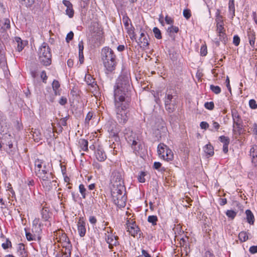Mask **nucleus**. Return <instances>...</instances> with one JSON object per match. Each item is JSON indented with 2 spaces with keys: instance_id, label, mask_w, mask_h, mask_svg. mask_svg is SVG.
I'll return each instance as SVG.
<instances>
[{
  "instance_id": "f257e3e1",
  "label": "nucleus",
  "mask_w": 257,
  "mask_h": 257,
  "mask_svg": "<svg viewBox=\"0 0 257 257\" xmlns=\"http://www.w3.org/2000/svg\"><path fill=\"white\" fill-rule=\"evenodd\" d=\"M113 194H116L115 199L113 198V202L119 207H124L126 205V196L125 195V188L123 181L120 175L116 176L115 183L113 184ZM114 196H113V198Z\"/></svg>"
},
{
  "instance_id": "f03ea898",
  "label": "nucleus",
  "mask_w": 257,
  "mask_h": 257,
  "mask_svg": "<svg viewBox=\"0 0 257 257\" xmlns=\"http://www.w3.org/2000/svg\"><path fill=\"white\" fill-rule=\"evenodd\" d=\"M116 86L114 90V99H115V107L123 106L124 107H128V101L125 100V89L128 85V84L125 83L119 82L118 80L116 83Z\"/></svg>"
},
{
  "instance_id": "7ed1b4c3",
  "label": "nucleus",
  "mask_w": 257,
  "mask_h": 257,
  "mask_svg": "<svg viewBox=\"0 0 257 257\" xmlns=\"http://www.w3.org/2000/svg\"><path fill=\"white\" fill-rule=\"evenodd\" d=\"M125 214L127 216L125 224L127 231L134 237H140L142 233L138 226L137 225L134 219L132 218L133 217V215L128 211H126Z\"/></svg>"
},
{
  "instance_id": "20e7f679",
  "label": "nucleus",
  "mask_w": 257,
  "mask_h": 257,
  "mask_svg": "<svg viewBox=\"0 0 257 257\" xmlns=\"http://www.w3.org/2000/svg\"><path fill=\"white\" fill-rule=\"evenodd\" d=\"M51 50L48 44L43 43L38 50L40 62L45 66H49L51 64L52 55Z\"/></svg>"
},
{
  "instance_id": "39448f33",
  "label": "nucleus",
  "mask_w": 257,
  "mask_h": 257,
  "mask_svg": "<svg viewBox=\"0 0 257 257\" xmlns=\"http://www.w3.org/2000/svg\"><path fill=\"white\" fill-rule=\"evenodd\" d=\"M101 54L105 72L107 74H110L112 72V51L105 47L102 50Z\"/></svg>"
},
{
  "instance_id": "423d86ee",
  "label": "nucleus",
  "mask_w": 257,
  "mask_h": 257,
  "mask_svg": "<svg viewBox=\"0 0 257 257\" xmlns=\"http://www.w3.org/2000/svg\"><path fill=\"white\" fill-rule=\"evenodd\" d=\"M157 152L160 158L166 161H172L174 154L172 151L164 143H160L157 148Z\"/></svg>"
},
{
  "instance_id": "0eeeda50",
  "label": "nucleus",
  "mask_w": 257,
  "mask_h": 257,
  "mask_svg": "<svg viewBox=\"0 0 257 257\" xmlns=\"http://www.w3.org/2000/svg\"><path fill=\"white\" fill-rule=\"evenodd\" d=\"M127 108L123 106L116 107V118L118 123L123 124L127 121Z\"/></svg>"
},
{
  "instance_id": "6e6552de",
  "label": "nucleus",
  "mask_w": 257,
  "mask_h": 257,
  "mask_svg": "<svg viewBox=\"0 0 257 257\" xmlns=\"http://www.w3.org/2000/svg\"><path fill=\"white\" fill-rule=\"evenodd\" d=\"M112 229L111 227H105L104 229V238L105 239L107 242V243L108 244V247L110 249L112 248V244L111 243V242L112 241Z\"/></svg>"
},
{
  "instance_id": "1a4fd4ad",
  "label": "nucleus",
  "mask_w": 257,
  "mask_h": 257,
  "mask_svg": "<svg viewBox=\"0 0 257 257\" xmlns=\"http://www.w3.org/2000/svg\"><path fill=\"white\" fill-rule=\"evenodd\" d=\"M138 43L140 45V47L144 49H147L149 48V41L147 37L145 36L144 32H141Z\"/></svg>"
},
{
  "instance_id": "9d476101",
  "label": "nucleus",
  "mask_w": 257,
  "mask_h": 257,
  "mask_svg": "<svg viewBox=\"0 0 257 257\" xmlns=\"http://www.w3.org/2000/svg\"><path fill=\"white\" fill-rule=\"evenodd\" d=\"M85 81L86 83L93 89V91H96L98 88V85L95 79L92 77L90 74H86L85 77Z\"/></svg>"
},
{
  "instance_id": "9b49d317",
  "label": "nucleus",
  "mask_w": 257,
  "mask_h": 257,
  "mask_svg": "<svg viewBox=\"0 0 257 257\" xmlns=\"http://www.w3.org/2000/svg\"><path fill=\"white\" fill-rule=\"evenodd\" d=\"M219 141L223 144V152L226 154L228 152V146L230 143L229 137L225 136H221L219 137Z\"/></svg>"
},
{
  "instance_id": "f8f14e48",
  "label": "nucleus",
  "mask_w": 257,
  "mask_h": 257,
  "mask_svg": "<svg viewBox=\"0 0 257 257\" xmlns=\"http://www.w3.org/2000/svg\"><path fill=\"white\" fill-rule=\"evenodd\" d=\"M247 36L251 48H254L255 41L256 39L255 32L250 29H249L247 31Z\"/></svg>"
},
{
  "instance_id": "ddd939ff",
  "label": "nucleus",
  "mask_w": 257,
  "mask_h": 257,
  "mask_svg": "<svg viewBox=\"0 0 257 257\" xmlns=\"http://www.w3.org/2000/svg\"><path fill=\"white\" fill-rule=\"evenodd\" d=\"M41 215L42 219L45 221H49V218L51 217L52 213L50 212L48 207L44 205L42 206L41 209Z\"/></svg>"
},
{
  "instance_id": "4468645a",
  "label": "nucleus",
  "mask_w": 257,
  "mask_h": 257,
  "mask_svg": "<svg viewBox=\"0 0 257 257\" xmlns=\"http://www.w3.org/2000/svg\"><path fill=\"white\" fill-rule=\"evenodd\" d=\"M44 165H46L45 162L40 159H37L35 162V173L37 176H41L42 172L40 171V169L43 167Z\"/></svg>"
},
{
  "instance_id": "2eb2a0df",
  "label": "nucleus",
  "mask_w": 257,
  "mask_h": 257,
  "mask_svg": "<svg viewBox=\"0 0 257 257\" xmlns=\"http://www.w3.org/2000/svg\"><path fill=\"white\" fill-rule=\"evenodd\" d=\"M41 179L42 180V185L44 188H46L47 190H50L52 189L53 184H54V186L56 185V181L54 180L51 181L49 180L48 177H46L45 178H42Z\"/></svg>"
},
{
  "instance_id": "dca6fc26",
  "label": "nucleus",
  "mask_w": 257,
  "mask_h": 257,
  "mask_svg": "<svg viewBox=\"0 0 257 257\" xmlns=\"http://www.w3.org/2000/svg\"><path fill=\"white\" fill-rule=\"evenodd\" d=\"M77 227L79 235L81 237H83L86 233L85 223L81 218L79 219L78 222Z\"/></svg>"
},
{
  "instance_id": "f3484780",
  "label": "nucleus",
  "mask_w": 257,
  "mask_h": 257,
  "mask_svg": "<svg viewBox=\"0 0 257 257\" xmlns=\"http://www.w3.org/2000/svg\"><path fill=\"white\" fill-rule=\"evenodd\" d=\"M7 63L5 47L0 44V66H5Z\"/></svg>"
},
{
  "instance_id": "a211bd4d",
  "label": "nucleus",
  "mask_w": 257,
  "mask_h": 257,
  "mask_svg": "<svg viewBox=\"0 0 257 257\" xmlns=\"http://www.w3.org/2000/svg\"><path fill=\"white\" fill-rule=\"evenodd\" d=\"M249 155L252 158V163L256 164L257 163V146H252L249 151Z\"/></svg>"
},
{
  "instance_id": "6ab92c4d",
  "label": "nucleus",
  "mask_w": 257,
  "mask_h": 257,
  "mask_svg": "<svg viewBox=\"0 0 257 257\" xmlns=\"http://www.w3.org/2000/svg\"><path fill=\"white\" fill-rule=\"evenodd\" d=\"M245 214L247 222L251 225L253 224L254 222V217L251 210L249 209L246 210L245 211Z\"/></svg>"
},
{
  "instance_id": "aec40b11",
  "label": "nucleus",
  "mask_w": 257,
  "mask_h": 257,
  "mask_svg": "<svg viewBox=\"0 0 257 257\" xmlns=\"http://www.w3.org/2000/svg\"><path fill=\"white\" fill-rule=\"evenodd\" d=\"M125 29L126 30V32L130 36V39L132 40L136 39V35L135 32V28L133 25L130 26L128 27H125Z\"/></svg>"
},
{
  "instance_id": "412c9836",
  "label": "nucleus",
  "mask_w": 257,
  "mask_h": 257,
  "mask_svg": "<svg viewBox=\"0 0 257 257\" xmlns=\"http://www.w3.org/2000/svg\"><path fill=\"white\" fill-rule=\"evenodd\" d=\"M78 144L80 148L85 152H87L88 149V141L86 140L81 139L79 140Z\"/></svg>"
},
{
  "instance_id": "4be33fe9",
  "label": "nucleus",
  "mask_w": 257,
  "mask_h": 257,
  "mask_svg": "<svg viewBox=\"0 0 257 257\" xmlns=\"http://www.w3.org/2000/svg\"><path fill=\"white\" fill-rule=\"evenodd\" d=\"M95 156L98 161H103L106 159V155L104 152L100 149H98L95 153Z\"/></svg>"
},
{
  "instance_id": "5701e85b",
  "label": "nucleus",
  "mask_w": 257,
  "mask_h": 257,
  "mask_svg": "<svg viewBox=\"0 0 257 257\" xmlns=\"http://www.w3.org/2000/svg\"><path fill=\"white\" fill-rule=\"evenodd\" d=\"M204 152L209 156H212L214 155V148L210 144H207L204 148Z\"/></svg>"
},
{
  "instance_id": "b1692460",
  "label": "nucleus",
  "mask_w": 257,
  "mask_h": 257,
  "mask_svg": "<svg viewBox=\"0 0 257 257\" xmlns=\"http://www.w3.org/2000/svg\"><path fill=\"white\" fill-rule=\"evenodd\" d=\"M242 121L233 122V131L240 133L242 130Z\"/></svg>"
},
{
  "instance_id": "393cba45",
  "label": "nucleus",
  "mask_w": 257,
  "mask_h": 257,
  "mask_svg": "<svg viewBox=\"0 0 257 257\" xmlns=\"http://www.w3.org/2000/svg\"><path fill=\"white\" fill-rule=\"evenodd\" d=\"M238 237L241 242H244L248 239V233L244 231H241L239 233Z\"/></svg>"
},
{
  "instance_id": "a878e982",
  "label": "nucleus",
  "mask_w": 257,
  "mask_h": 257,
  "mask_svg": "<svg viewBox=\"0 0 257 257\" xmlns=\"http://www.w3.org/2000/svg\"><path fill=\"white\" fill-rule=\"evenodd\" d=\"M231 115L233 120V122L242 121L240 116L239 115L238 112L236 109L232 110L231 111Z\"/></svg>"
},
{
  "instance_id": "bb28decb",
  "label": "nucleus",
  "mask_w": 257,
  "mask_h": 257,
  "mask_svg": "<svg viewBox=\"0 0 257 257\" xmlns=\"http://www.w3.org/2000/svg\"><path fill=\"white\" fill-rule=\"evenodd\" d=\"M96 115L94 114V112L92 111H89L85 118V125H89V121L91 119H94L95 118Z\"/></svg>"
},
{
  "instance_id": "cd10ccee",
  "label": "nucleus",
  "mask_w": 257,
  "mask_h": 257,
  "mask_svg": "<svg viewBox=\"0 0 257 257\" xmlns=\"http://www.w3.org/2000/svg\"><path fill=\"white\" fill-rule=\"evenodd\" d=\"M216 18H215V22L216 25L222 24H224V22L223 21L222 16L220 14V11L217 10L216 13Z\"/></svg>"
},
{
  "instance_id": "c85d7f7f",
  "label": "nucleus",
  "mask_w": 257,
  "mask_h": 257,
  "mask_svg": "<svg viewBox=\"0 0 257 257\" xmlns=\"http://www.w3.org/2000/svg\"><path fill=\"white\" fill-rule=\"evenodd\" d=\"M217 36L219 37V40L222 42L224 44H226L228 39L225 32H221V33H217Z\"/></svg>"
},
{
  "instance_id": "c756f323",
  "label": "nucleus",
  "mask_w": 257,
  "mask_h": 257,
  "mask_svg": "<svg viewBox=\"0 0 257 257\" xmlns=\"http://www.w3.org/2000/svg\"><path fill=\"white\" fill-rule=\"evenodd\" d=\"M228 10L231 13L232 16H235V6H234V0H229L228 3Z\"/></svg>"
},
{
  "instance_id": "7c9ffc66",
  "label": "nucleus",
  "mask_w": 257,
  "mask_h": 257,
  "mask_svg": "<svg viewBox=\"0 0 257 257\" xmlns=\"http://www.w3.org/2000/svg\"><path fill=\"white\" fill-rule=\"evenodd\" d=\"M188 237L181 238L180 240V245L181 247H184V250L187 251V247L188 246Z\"/></svg>"
},
{
  "instance_id": "2f4dec72",
  "label": "nucleus",
  "mask_w": 257,
  "mask_h": 257,
  "mask_svg": "<svg viewBox=\"0 0 257 257\" xmlns=\"http://www.w3.org/2000/svg\"><path fill=\"white\" fill-rule=\"evenodd\" d=\"M15 40L17 43V50L19 52H20L23 49L24 45L20 38L16 37Z\"/></svg>"
},
{
  "instance_id": "473e14b6",
  "label": "nucleus",
  "mask_w": 257,
  "mask_h": 257,
  "mask_svg": "<svg viewBox=\"0 0 257 257\" xmlns=\"http://www.w3.org/2000/svg\"><path fill=\"white\" fill-rule=\"evenodd\" d=\"M60 87L59 82L56 80H54L52 83V88L53 90L54 91V94L55 95H60L57 91V89Z\"/></svg>"
},
{
  "instance_id": "72a5a7b5",
  "label": "nucleus",
  "mask_w": 257,
  "mask_h": 257,
  "mask_svg": "<svg viewBox=\"0 0 257 257\" xmlns=\"http://www.w3.org/2000/svg\"><path fill=\"white\" fill-rule=\"evenodd\" d=\"M11 28L10 21L9 19H5L3 22L2 29L4 31H7L10 29Z\"/></svg>"
},
{
  "instance_id": "f704fd0d",
  "label": "nucleus",
  "mask_w": 257,
  "mask_h": 257,
  "mask_svg": "<svg viewBox=\"0 0 257 257\" xmlns=\"http://www.w3.org/2000/svg\"><path fill=\"white\" fill-rule=\"evenodd\" d=\"M40 171L42 172L41 176H38L39 178L42 179L45 178L46 177H48L47 174L49 172L48 170L47 169V167L46 165H44L43 167L41 169H40Z\"/></svg>"
},
{
  "instance_id": "c9c22d12",
  "label": "nucleus",
  "mask_w": 257,
  "mask_h": 257,
  "mask_svg": "<svg viewBox=\"0 0 257 257\" xmlns=\"http://www.w3.org/2000/svg\"><path fill=\"white\" fill-rule=\"evenodd\" d=\"M179 31V28L173 25L171 26L167 29V32L171 35L172 33H177Z\"/></svg>"
},
{
  "instance_id": "e433bc0d",
  "label": "nucleus",
  "mask_w": 257,
  "mask_h": 257,
  "mask_svg": "<svg viewBox=\"0 0 257 257\" xmlns=\"http://www.w3.org/2000/svg\"><path fill=\"white\" fill-rule=\"evenodd\" d=\"M148 221L153 225H156L158 221V217L156 215H150L148 217Z\"/></svg>"
},
{
  "instance_id": "4c0bfd02",
  "label": "nucleus",
  "mask_w": 257,
  "mask_h": 257,
  "mask_svg": "<svg viewBox=\"0 0 257 257\" xmlns=\"http://www.w3.org/2000/svg\"><path fill=\"white\" fill-rule=\"evenodd\" d=\"M225 214L228 218L233 219L236 216L237 212L232 210H227Z\"/></svg>"
},
{
  "instance_id": "58836bf2",
  "label": "nucleus",
  "mask_w": 257,
  "mask_h": 257,
  "mask_svg": "<svg viewBox=\"0 0 257 257\" xmlns=\"http://www.w3.org/2000/svg\"><path fill=\"white\" fill-rule=\"evenodd\" d=\"M154 36L157 39H162V34L161 31L157 27H154L153 30Z\"/></svg>"
},
{
  "instance_id": "ea45409f",
  "label": "nucleus",
  "mask_w": 257,
  "mask_h": 257,
  "mask_svg": "<svg viewBox=\"0 0 257 257\" xmlns=\"http://www.w3.org/2000/svg\"><path fill=\"white\" fill-rule=\"evenodd\" d=\"M132 148L134 150V152H138L140 150V146L138 145V142L136 139H133L132 143L130 144Z\"/></svg>"
},
{
  "instance_id": "a19ab883",
  "label": "nucleus",
  "mask_w": 257,
  "mask_h": 257,
  "mask_svg": "<svg viewBox=\"0 0 257 257\" xmlns=\"http://www.w3.org/2000/svg\"><path fill=\"white\" fill-rule=\"evenodd\" d=\"M60 239V241L62 242V243H66V245L68 244V243H71L69 238L67 237L66 234L65 233H63Z\"/></svg>"
},
{
  "instance_id": "79ce46f5",
  "label": "nucleus",
  "mask_w": 257,
  "mask_h": 257,
  "mask_svg": "<svg viewBox=\"0 0 257 257\" xmlns=\"http://www.w3.org/2000/svg\"><path fill=\"white\" fill-rule=\"evenodd\" d=\"M122 21L124 24V28L128 27L132 25L131 20L127 16H124L122 18Z\"/></svg>"
},
{
  "instance_id": "37998d69",
  "label": "nucleus",
  "mask_w": 257,
  "mask_h": 257,
  "mask_svg": "<svg viewBox=\"0 0 257 257\" xmlns=\"http://www.w3.org/2000/svg\"><path fill=\"white\" fill-rule=\"evenodd\" d=\"M147 175V173L145 172L142 171L138 177V179L139 182L144 183L146 181L145 176Z\"/></svg>"
},
{
  "instance_id": "c03bdc74",
  "label": "nucleus",
  "mask_w": 257,
  "mask_h": 257,
  "mask_svg": "<svg viewBox=\"0 0 257 257\" xmlns=\"http://www.w3.org/2000/svg\"><path fill=\"white\" fill-rule=\"evenodd\" d=\"M210 88L211 90L216 94H219L221 92V88L218 86L211 85Z\"/></svg>"
},
{
  "instance_id": "a18cd8bd",
  "label": "nucleus",
  "mask_w": 257,
  "mask_h": 257,
  "mask_svg": "<svg viewBox=\"0 0 257 257\" xmlns=\"http://www.w3.org/2000/svg\"><path fill=\"white\" fill-rule=\"evenodd\" d=\"M23 5H25L27 8L31 7L34 4L35 0H21Z\"/></svg>"
},
{
  "instance_id": "49530a36",
  "label": "nucleus",
  "mask_w": 257,
  "mask_h": 257,
  "mask_svg": "<svg viewBox=\"0 0 257 257\" xmlns=\"http://www.w3.org/2000/svg\"><path fill=\"white\" fill-rule=\"evenodd\" d=\"M74 11L73 9V5L72 7L67 8L66 10V14L70 18H72L74 16Z\"/></svg>"
},
{
  "instance_id": "de8ad7c7",
  "label": "nucleus",
  "mask_w": 257,
  "mask_h": 257,
  "mask_svg": "<svg viewBox=\"0 0 257 257\" xmlns=\"http://www.w3.org/2000/svg\"><path fill=\"white\" fill-rule=\"evenodd\" d=\"M71 244L68 243V244L65 246V248H63V249H62V253L65 254L69 253V254H71Z\"/></svg>"
},
{
  "instance_id": "09e8293b",
  "label": "nucleus",
  "mask_w": 257,
  "mask_h": 257,
  "mask_svg": "<svg viewBox=\"0 0 257 257\" xmlns=\"http://www.w3.org/2000/svg\"><path fill=\"white\" fill-rule=\"evenodd\" d=\"M224 26V24L216 25V33H221V32H225V29Z\"/></svg>"
},
{
  "instance_id": "8fccbe9b",
  "label": "nucleus",
  "mask_w": 257,
  "mask_h": 257,
  "mask_svg": "<svg viewBox=\"0 0 257 257\" xmlns=\"http://www.w3.org/2000/svg\"><path fill=\"white\" fill-rule=\"evenodd\" d=\"M204 107L206 109L212 110L214 108V104L213 101L206 102L204 104Z\"/></svg>"
},
{
  "instance_id": "3c124183",
  "label": "nucleus",
  "mask_w": 257,
  "mask_h": 257,
  "mask_svg": "<svg viewBox=\"0 0 257 257\" xmlns=\"http://www.w3.org/2000/svg\"><path fill=\"white\" fill-rule=\"evenodd\" d=\"M173 96L172 94H168L165 98V105H169L171 103Z\"/></svg>"
},
{
  "instance_id": "603ef678",
  "label": "nucleus",
  "mask_w": 257,
  "mask_h": 257,
  "mask_svg": "<svg viewBox=\"0 0 257 257\" xmlns=\"http://www.w3.org/2000/svg\"><path fill=\"white\" fill-rule=\"evenodd\" d=\"M207 54V48L206 44L202 45L200 48V55L205 56Z\"/></svg>"
},
{
  "instance_id": "864d4df0",
  "label": "nucleus",
  "mask_w": 257,
  "mask_h": 257,
  "mask_svg": "<svg viewBox=\"0 0 257 257\" xmlns=\"http://www.w3.org/2000/svg\"><path fill=\"white\" fill-rule=\"evenodd\" d=\"M79 191L80 193L81 194V195L83 197V198H85L86 197V190L83 184H80L79 186Z\"/></svg>"
},
{
  "instance_id": "5fc2aeb1",
  "label": "nucleus",
  "mask_w": 257,
  "mask_h": 257,
  "mask_svg": "<svg viewBox=\"0 0 257 257\" xmlns=\"http://www.w3.org/2000/svg\"><path fill=\"white\" fill-rule=\"evenodd\" d=\"M2 246L4 249H6L9 247H12V243L9 239L7 238L6 242L3 243Z\"/></svg>"
},
{
  "instance_id": "6e6d98bb",
  "label": "nucleus",
  "mask_w": 257,
  "mask_h": 257,
  "mask_svg": "<svg viewBox=\"0 0 257 257\" xmlns=\"http://www.w3.org/2000/svg\"><path fill=\"white\" fill-rule=\"evenodd\" d=\"M183 16L187 19L188 20L191 16V11L189 9H185L183 12Z\"/></svg>"
},
{
  "instance_id": "4d7b16f0",
  "label": "nucleus",
  "mask_w": 257,
  "mask_h": 257,
  "mask_svg": "<svg viewBox=\"0 0 257 257\" xmlns=\"http://www.w3.org/2000/svg\"><path fill=\"white\" fill-rule=\"evenodd\" d=\"M249 106L251 109H256L257 108V103L254 99H250L249 101Z\"/></svg>"
},
{
  "instance_id": "13d9d810",
  "label": "nucleus",
  "mask_w": 257,
  "mask_h": 257,
  "mask_svg": "<svg viewBox=\"0 0 257 257\" xmlns=\"http://www.w3.org/2000/svg\"><path fill=\"white\" fill-rule=\"evenodd\" d=\"M240 39L238 35H234L233 38V44L235 46H238L240 44Z\"/></svg>"
},
{
  "instance_id": "bf43d9fd",
  "label": "nucleus",
  "mask_w": 257,
  "mask_h": 257,
  "mask_svg": "<svg viewBox=\"0 0 257 257\" xmlns=\"http://www.w3.org/2000/svg\"><path fill=\"white\" fill-rule=\"evenodd\" d=\"M105 128L107 129V132L109 134V137L111 136V134L112 133V127L111 126V122H108L105 125Z\"/></svg>"
},
{
  "instance_id": "052dcab7",
  "label": "nucleus",
  "mask_w": 257,
  "mask_h": 257,
  "mask_svg": "<svg viewBox=\"0 0 257 257\" xmlns=\"http://www.w3.org/2000/svg\"><path fill=\"white\" fill-rule=\"evenodd\" d=\"M97 35H93V37L96 39L97 40H98L99 42L100 43L103 39L102 33L101 31H99L97 33Z\"/></svg>"
},
{
  "instance_id": "680f3d73",
  "label": "nucleus",
  "mask_w": 257,
  "mask_h": 257,
  "mask_svg": "<svg viewBox=\"0 0 257 257\" xmlns=\"http://www.w3.org/2000/svg\"><path fill=\"white\" fill-rule=\"evenodd\" d=\"M69 118V115L65 117L62 118L60 119L59 124L62 126H66L67 125V121Z\"/></svg>"
},
{
  "instance_id": "e2e57ef3",
  "label": "nucleus",
  "mask_w": 257,
  "mask_h": 257,
  "mask_svg": "<svg viewBox=\"0 0 257 257\" xmlns=\"http://www.w3.org/2000/svg\"><path fill=\"white\" fill-rule=\"evenodd\" d=\"M74 37V33L73 32L70 31L67 35L66 38V41L67 43H69L70 41H71Z\"/></svg>"
},
{
  "instance_id": "0e129e2a",
  "label": "nucleus",
  "mask_w": 257,
  "mask_h": 257,
  "mask_svg": "<svg viewBox=\"0 0 257 257\" xmlns=\"http://www.w3.org/2000/svg\"><path fill=\"white\" fill-rule=\"evenodd\" d=\"M165 20L166 21V23L167 24L169 25H172L174 23V20L173 18H172L171 17L169 16L168 15H166Z\"/></svg>"
},
{
  "instance_id": "69168bd1",
  "label": "nucleus",
  "mask_w": 257,
  "mask_h": 257,
  "mask_svg": "<svg viewBox=\"0 0 257 257\" xmlns=\"http://www.w3.org/2000/svg\"><path fill=\"white\" fill-rule=\"evenodd\" d=\"M209 124L206 121H202L200 123V126L202 129L206 130L209 127Z\"/></svg>"
},
{
  "instance_id": "338daca9",
  "label": "nucleus",
  "mask_w": 257,
  "mask_h": 257,
  "mask_svg": "<svg viewBox=\"0 0 257 257\" xmlns=\"http://www.w3.org/2000/svg\"><path fill=\"white\" fill-rule=\"evenodd\" d=\"M250 130L253 134L257 135V124L256 123L253 124Z\"/></svg>"
},
{
  "instance_id": "774afa93",
  "label": "nucleus",
  "mask_w": 257,
  "mask_h": 257,
  "mask_svg": "<svg viewBox=\"0 0 257 257\" xmlns=\"http://www.w3.org/2000/svg\"><path fill=\"white\" fill-rule=\"evenodd\" d=\"M203 257H215L212 252L210 251H206L204 253Z\"/></svg>"
}]
</instances>
